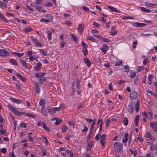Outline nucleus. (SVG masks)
Here are the masks:
<instances>
[{
    "instance_id": "39",
    "label": "nucleus",
    "mask_w": 157,
    "mask_h": 157,
    "mask_svg": "<svg viewBox=\"0 0 157 157\" xmlns=\"http://www.w3.org/2000/svg\"><path fill=\"white\" fill-rule=\"evenodd\" d=\"M82 52L84 54L85 56H86V55L88 53V50L86 48H84L82 49Z\"/></svg>"
},
{
    "instance_id": "30",
    "label": "nucleus",
    "mask_w": 157,
    "mask_h": 157,
    "mask_svg": "<svg viewBox=\"0 0 157 157\" xmlns=\"http://www.w3.org/2000/svg\"><path fill=\"white\" fill-rule=\"evenodd\" d=\"M45 74V73H37L36 74V77L37 78L39 77H42L44 76Z\"/></svg>"
},
{
    "instance_id": "32",
    "label": "nucleus",
    "mask_w": 157,
    "mask_h": 157,
    "mask_svg": "<svg viewBox=\"0 0 157 157\" xmlns=\"http://www.w3.org/2000/svg\"><path fill=\"white\" fill-rule=\"evenodd\" d=\"M93 145V143L92 142H90L89 143H88V146H87V147H90V148L89 149L88 148H86L87 150H90L91 148L92 145Z\"/></svg>"
},
{
    "instance_id": "15",
    "label": "nucleus",
    "mask_w": 157,
    "mask_h": 157,
    "mask_svg": "<svg viewBox=\"0 0 157 157\" xmlns=\"http://www.w3.org/2000/svg\"><path fill=\"white\" fill-rule=\"evenodd\" d=\"M35 8L37 9L39 11H40L42 12L45 13L46 11L45 10H42V7L39 6H36L35 7Z\"/></svg>"
},
{
    "instance_id": "55",
    "label": "nucleus",
    "mask_w": 157,
    "mask_h": 157,
    "mask_svg": "<svg viewBox=\"0 0 157 157\" xmlns=\"http://www.w3.org/2000/svg\"><path fill=\"white\" fill-rule=\"evenodd\" d=\"M122 64V61H119L117 62L115 64V65L116 66H120Z\"/></svg>"
},
{
    "instance_id": "24",
    "label": "nucleus",
    "mask_w": 157,
    "mask_h": 157,
    "mask_svg": "<svg viewBox=\"0 0 157 157\" xmlns=\"http://www.w3.org/2000/svg\"><path fill=\"white\" fill-rule=\"evenodd\" d=\"M42 124L43 128L48 132H49L50 131V129L47 126L46 124L45 123L43 122Z\"/></svg>"
},
{
    "instance_id": "27",
    "label": "nucleus",
    "mask_w": 157,
    "mask_h": 157,
    "mask_svg": "<svg viewBox=\"0 0 157 157\" xmlns=\"http://www.w3.org/2000/svg\"><path fill=\"white\" fill-rule=\"evenodd\" d=\"M140 9L141 10L144 11V12L149 13L151 12V11L150 10L148 9H147L145 8L144 7H141Z\"/></svg>"
},
{
    "instance_id": "41",
    "label": "nucleus",
    "mask_w": 157,
    "mask_h": 157,
    "mask_svg": "<svg viewBox=\"0 0 157 157\" xmlns=\"http://www.w3.org/2000/svg\"><path fill=\"white\" fill-rule=\"evenodd\" d=\"M40 105L41 106L44 105L45 102L44 100L43 99H41L40 101Z\"/></svg>"
},
{
    "instance_id": "59",
    "label": "nucleus",
    "mask_w": 157,
    "mask_h": 157,
    "mask_svg": "<svg viewBox=\"0 0 157 157\" xmlns=\"http://www.w3.org/2000/svg\"><path fill=\"white\" fill-rule=\"evenodd\" d=\"M42 1V0H36L35 2V3L37 4H41Z\"/></svg>"
},
{
    "instance_id": "47",
    "label": "nucleus",
    "mask_w": 157,
    "mask_h": 157,
    "mask_svg": "<svg viewBox=\"0 0 157 157\" xmlns=\"http://www.w3.org/2000/svg\"><path fill=\"white\" fill-rule=\"evenodd\" d=\"M65 24L66 25L68 26H71L72 25V23L69 21H67L65 22Z\"/></svg>"
},
{
    "instance_id": "4",
    "label": "nucleus",
    "mask_w": 157,
    "mask_h": 157,
    "mask_svg": "<svg viewBox=\"0 0 157 157\" xmlns=\"http://www.w3.org/2000/svg\"><path fill=\"white\" fill-rule=\"evenodd\" d=\"M9 53L5 50L1 49L0 50V55L3 57L8 56Z\"/></svg>"
},
{
    "instance_id": "1",
    "label": "nucleus",
    "mask_w": 157,
    "mask_h": 157,
    "mask_svg": "<svg viewBox=\"0 0 157 157\" xmlns=\"http://www.w3.org/2000/svg\"><path fill=\"white\" fill-rule=\"evenodd\" d=\"M114 146L115 152L121 153L123 151V146L121 143L115 142L114 144Z\"/></svg>"
},
{
    "instance_id": "14",
    "label": "nucleus",
    "mask_w": 157,
    "mask_h": 157,
    "mask_svg": "<svg viewBox=\"0 0 157 157\" xmlns=\"http://www.w3.org/2000/svg\"><path fill=\"white\" fill-rule=\"evenodd\" d=\"M84 62L88 67H89L91 66V63L87 58L84 59Z\"/></svg>"
},
{
    "instance_id": "23",
    "label": "nucleus",
    "mask_w": 157,
    "mask_h": 157,
    "mask_svg": "<svg viewBox=\"0 0 157 157\" xmlns=\"http://www.w3.org/2000/svg\"><path fill=\"white\" fill-rule=\"evenodd\" d=\"M42 113L44 115L47 116V112L44 107H42L41 109Z\"/></svg>"
},
{
    "instance_id": "56",
    "label": "nucleus",
    "mask_w": 157,
    "mask_h": 157,
    "mask_svg": "<svg viewBox=\"0 0 157 157\" xmlns=\"http://www.w3.org/2000/svg\"><path fill=\"white\" fill-rule=\"evenodd\" d=\"M39 51L40 52L42 53L44 55H47V53L45 52L44 50L40 49L39 50Z\"/></svg>"
},
{
    "instance_id": "37",
    "label": "nucleus",
    "mask_w": 157,
    "mask_h": 157,
    "mask_svg": "<svg viewBox=\"0 0 157 157\" xmlns=\"http://www.w3.org/2000/svg\"><path fill=\"white\" fill-rule=\"evenodd\" d=\"M123 123L125 125H128V119L127 117H124V120L123 121Z\"/></svg>"
},
{
    "instance_id": "49",
    "label": "nucleus",
    "mask_w": 157,
    "mask_h": 157,
    "mask_svg": "<svg viewBox=\"0 0 157 157\" xmlns=\"http://www.w3.org/2000/svg\"><path fill=\"white\" fill-rule=\"evenodd\" d=\"M67 129V127L66 125H63L62 128V131L63 132H64L66 131Z\"/></svg>"
},
{
    "instance_id": "22",
    "label": "nucleus",
    "mask_w": 157,
    "mask_h": 157,
    "mask_svg": "<svg viewBox=\"0 0 157 157\" xmlns=\"http://www.w3.org/2000/svg\"><path fill=\"white\" fill-rule=\"evenodd\" d=\"M33 29L31 27H28L23 29L24 31L26 33H27L32 31Z\"/></svg>"
},
{
    "instance_id": "60",
    "label": "nucleus",
    "mask_w": 157,
    "mask_h": 157,
    "mask_svg": "<svg viewBox=\"0 0 157 157\" xmlns=\"http://www.w3.org/2000/svg\"><path fill=\"white\" fill-rule=\"evenodd\" d=\"M83 10L87 11H90L89 9L86 6H82Z\"/></svg>"
},
{
    "instance_id": "26",
    "label": "nucleus",
    "mask_w": 157,
    "mask_h": 157,
    "mask_svg": "<svg viewBox=\"0 0 157 157\" xmlns=\"http://www.w3.org/2000/svg\"><path fill=\"white\" fill-rule=\"evenodd\" d=\"M47 33L48 34V39L50 40H52V33L50 30H47Z\"/></svg>"
},
{
    "instance_id": "12",
    "label": "nucleus",
    "mask_w": 157,
    "mask_h": 157,
    "mask_svg": "<svg viewBox=\"0 0 157 157\" xmlns=\"http://www.w3.org/2000/svg\"><path fill=\"white\" fill-rule=\"evenodd\" d=\"M130 151L133 156H136L137 154V151L135 148L131 149L130 150Z\"/></svg>"
},
{
    "instance_id": "50",
    "label": "nucleus",
    "mask_w": 157,
    "mask_h": 157,
    "mask_svg": "<svg viewBox=\"0 0 157 157\" xmlns=\"http://www.w3.org/2000/svg\"><path fill=\"white\" fill-rule=\"evenodd\" d=\"M8 107L11 110V111H12V112H13L14 109H15V108L13 107L12 105H8Z\"/></svg>"
},
{
    "instance_id": "18",
    "label": "nucleus",
    "mask_w": 157,
    "mask_h": 157,
    "mask_svg": "<svg viewBox=\"0 0 157 157\" xmlns=\"http://www.w3.org/2000/svg\"><path fill=\"white\" fill-rule=\"evenodd\" d=\"M145 5L147 6L151 7L157 5V4L152 3H151L147 2L145 3Z\"/></svg>"
},
{
    "instance_id": "46",
    "label": "nucleus",
    "mask_w": 157,
    "mask_h": 157,
    "mask_svg": "<svg viewBox=\"0 0 157 157\" xmlns=\"http://www.w3.org/2000/svg\"><path fill=\"white\" fill-rule=\"evenodd\" d=\"M80 81L78 79H77L76 81V86L78 88V89H79V84H80Z\"/></svg>"
},
{
    "instance_id": "43",
    "label": "nucleus",
    "mask_w": 157,
    "mask_h": 157,
    "mask_svg": "<svg viewBox=\"0 0 157 157\" xmlns=\"http://www.w3.org/2000/svg\"><path fill=\"white\" fill-rule=\"evenodd\" d=\"M106 137L107 136L105 134H103L101 136V140H105L106 138Z\"/></svg>"
},
{
    "instance_id": "58",
    "label": "nucleus",
    "mask_w": 157,
    "mask_h": 157,
    "mask_svg": "<svg viewBox=\"0 0 157 157\" xmlns=\"http://www.w3.org/2000/svg\"><path fill=\"white\" fill-rule=\"evenodd\" d=\"M1 151L3 153H5L7 151V149L5 148H3L1 149Z\"/></svg>"
},
{
    "instance_id": "3",
    "label": "nucleus",
    "mask_w": 157,
    "mask_h": 157,
    "mask_svg": "<svg viewBox=\"0 0 157 157\" xmlns=\"http://www.w3.org/2000/svg\"><path fill=\"white\" fill-rule=\"evenodd\" d=\"M49 16L50 17V19L46 20V19L41 18L40 21L43 22H50L53 19V17L51 14H47L46 15V17Z\"/></svg>"
},
{
    "instance_id": "9",
    "label": "nucleus",
    "mask_w": 157,
    "mask_h": 157,
    "mask_svg": "<svg viewBox=\"0 0 157 157\" xmlns=\"http://www.w3.org/2000/svg\"><path fill=\"white\" fill-rule=\"evenodd\" d=\"M42 65L40 63H38L37 66L35 67V69L38 71H40L41 69Z\"/></svg>"
},
{
    "instance_id": "64",
    "label": "nucleus",
    "mask_w": 157,
    "mask_h": 157,
    "mask_svg": "<svg viewBox=\"0 0 157 157\" xmlns=\"http://www.w3.org/2000/svg\"><path fill=\"white\" fill-rule=\"evenodd\" d=\"M9 157H16L13 151L10 153Z\"/></svg>"
},
{
    "instance_id": "53",
    "label": "nucleus",
    "mask_w": 157,
    "mask_h": 157,
    "mask_svg": "<svg viewBox=\"0 0 157 157\" xmlns=\"http://www.w3.org/2000/svg\"><path fill=\"white\" fill-rule=\"evenodd\" d=\"M82 46L83 48H86L88 46L83 41H82Z\"/></svg>"
},
{
    "instance_id": "57",
    "label": "nucleus",
    "mask_w": 157,
    "mask_h": 157,
    "mask_svg": "<svg viewBox=\"0 0 157 157\" xmlns=\"http://www.w3.org/2000/svg\"><path fill=\"white\" fill-rule=\"evenodd\" d=\"M142 115L143 117H144L145 118L146 117L147 118L148 115L145 111H144V112H143Z\"/></svg>"
},
{
    "instance_id": "40",
    "label": "nucleus",
    "mask_w": 157,
    "mask_h": 157,
    "mask_svg": "<svg viewBox=\"0 0 157 157\" xmlns=\"http://www.w3.org/2000/svg\"><path fill=\"white\" fill-rule=\"evenodd\" d=\"M101 39L103 41L106 43H109L110 41V40H109L107 38H104L103 37H101Z\"/></svg>"
},
{
    "instance_id": "8",
    "label": "nucleus",
    "mask_w": 157,
    "mask_h": 157,
    "mask_svg": "<svg viewBox=\"0 0 157 157\" xmlns=\"http://www.w3.org/2000/svg\"><path fill=\"white\" fill-rule=\"evenodd\" d=\"M108 7L109 9L110 10H111L112 11H113L114 12H115L116 13H121V12L120 11V10H117V9L114 8L113 7H112V6H108Z\"/></svg>"
},
{
    "instance_id": "48",
    "label": "nucleus",
    "mask_w": 157,
    "mask_h": 157,
    "mask_svg": "<svg viewBox=\"0 0 157 157\" xmlns=\"http://www.w3.org/2000/svg\"><path fill=\"white\" fill-rule=\"evenodd\" d=\"M100 143L102 147H104L105 146L106 142L105 141V140H101Z\"/></svg>"
},
{
    "instance_id": "54",
    "label": "nucleus",
    "mask_w": 157,
    "mask_h": 157,
    "mask_svg": "<svg viewBox=\"0 0 157 157\" xmlns=\"http://www.w3.org/2000/svg\"><path fill=\"white\" fill-rule=\"evenodd\" d=\"M110 121V120L109 119H108L105 122V126L108 127L109 125V123Z\"/></svg>"
},
{
    "instance_id": "44",
    "label": "nucleus",
    "mask_w": 157,
    "mask_h": 157,
    "mask_svg": "<svg viewBox=\"0 0 157 157\" xmlns=\"http://www.w3.org/2000/svg\"><path fill=\"white\" fill-rule=\"evenodd\" d=\"M136 76V73L135 72H131L130 74V76L132 78H133Z\"/></svg>"
},
{
    "instance_id": "21",
    "label": "nucleus",
    "mask_w": 157,
    "mask_h": 157,
    "mask_svg": "<svg viewBox=\"0 0 157 157\" xmlns=\"http://www.w3.org/2000/svg\"><path fill=\"white\" fill-rule=\"evenodd\" d=\"M9 61L10 62V63L14 65H17V61L13 59H9Z\"/></svg>"
},
{
    "instance_id": "20",
    "label": "nucleus",
    "mask_w": 157,
    "mask_h": 157,
    "mask_svg": "<svg viewBox=\"0 0 157 157\" xmlns=\"http://www.w3.org/2000/svg\"><path fill=\"white\" fill-rule=\"evenodd\" d=\"M10 100L14 102L15 103L17 104H19L21 103V101L19 99H16L13 98H10Z\"/></svg>"
},
{
    "instance_id": "29",
    "label": "nucleus",
    "mask_w": 157,
    "mask_h": 157,
    "mask_svg": "<svg viewBox=\"0 0 157 157\" xmlns=\"http://www.w3.org/2000/svg\"><path fill=\"white\" fill-rule=\"evenodd\" d=\"M0 18L4 21L8 22V21L6 19V18L4 16L0 13Z\"/></svg>"
},
{
    "instance_id": "6",
    "label": "nucleus",
    "mask_w": 157,
    "mask_h": 157,
    "mask_svg": "<svg viewBox=\"0 0 157 157\" xmlns=\"http://www.w3.org/2000/svg\"><path fill=\"white\" fill-rule=\"evenodd\" d=\"M14 75L17 76L23 82H26V79L24 78L23 76L20 75L19 73L16 72L14 74Z\"/></svg>"
},
{
    "instance_id": "2",
    "label": "nucleus",
    "mask_w": 157,
    "mask_h": 157,
    "mask_svg": "<svg viewBox=\"0 0 157 157\" xmlns=\"http://www.w3.org/2000/svg\"><path fill=\"white\" fill-rule=\"evenodd\" d=\"M84 28V25L83 23L79 24L78 25L77 28V30L78 32L81 34H82Z\"/></svg>"
},
{
    "instance_id": "31",
    "label": "nucleus",
    "mask_w": 157,
    "mask_h": 157,
    "mask_svg": "<svg viewBox=\"0 0 157 157\" xmlns=\"http://www.w3.org/2000/svg\"><path fill=\"white\" fill-rule=\"evenodd\" d=\"M93 133V131L91 130H90V133L88 135V136L87 137V141L89 140L92 137V134Z\"/></svg>"
},
{
    "instance_id": "42",
    "label": "nucleus",
    "mask_w": 157,
    "mask_h": 157,
    "mask_svg": "<svg viewBox=\"0 0 157 157\" xmlns=\"http://www.w3.org/2000/svg\"><path fill=\"white\" fill-rule=\"evenodd\" d=\"M151 134L149 132L147 131L146 132V134L145 137L146 138H148L151 136Z\"/></svg>"
},
{
    "instance_id": "10",
    "label": "nucleus",
    "mask_w": 157,
    "mask_h": 157,
    "mask_svg": "<svg viewBox=\"0 0 157 157\" xmlns=\"http://www.w3.org/2000/svg\"><path fill=\"white\" fill-rule=\"evenodd\" d=\"M103 48H101V51L104 53L105 54L106 53V52L108 49V47L107 45L103 44Z\"/></svg>"
},
{
    "instance_id": "34",
    "label": "nucleus",
    "mask_w": 157,
    "mask_h": 157,
    "mask_svg": "<svg viewBox=\"0 0 157 157\" xmlns=\"http://www.w3.org/2000/svg\"><path fill=\"white\" fill-rule=\"evenodd\" d=\"M125 139L122 140V142L124 143H126L128 141V133H126L124 135Z\"/></svg>"
},
{
    "instance_id": "45",
    "label": "nucleus",
    "mask_w": 157,
    "mask_h": 157,
    "mask_svg": "<svg viewBox=\"0 0 157 157\" xmlns=\"http://www.w3.org/2000/svg\"><path fill=\"white\" fill-rule=\"evenodd\" d=\"M53 5V4L52 2H47L45 4V6H47L51 7Z\"/></svg>"
},
{
    "instance_id": "28",
    "label": "nucleus",
    "mask_w": 157,
    "mask_h": 157,
    "mask_svg": "<svg viewBox=\"0 0 157 157\" xmlns=\"http://www.w3.org/2000/svg\"><path fill=\"white\" fill-rule=\"evenodd\" d=\"M41 151L42 152V155L43 156H46L47 155V153L46 152V150H45V149L42 147H41Z\"/></svg>"
},
{
    "instance_id": "52",
    "label": "nucleus",
    "mask_w": 157,
    "mask_h": 157,
    "mask_svg": "<svg viewBox=\"0 0 157 157\" xmlns=\"http://www.w3.org/2000/svg\"><path fill=\"white\" fill-rule=\"evenodd\" d=\"M13 112L16 115L18 116H19L20 112L16 109H14V111Z\"/></svg>"
},
{
    "instance_id": "36",
    "label": "nucleus",
    "mask_w": 157,
    "mask_h": 157,
    "mask_svg": "<svg viewBox=\"0 0 157 157\" xmlns=\"http://www.w3.org/2000/svg\"><path fill=\"white\" fill-rule=\"evenodd\" d=\"M96 121V119H95L94 120V121L92 122V123L91 125V126L90 130H92V131H93V129L94 127V125L95 124V123Z\"/></svg>"
},
{
    "instance_id": "35",
    "label": "nucleus",
    "mask_w": 157,
    "mask_h": 157,
    "mask_svg": "<svg viewBox=\"0 0 157 157\" xmlns=\"http://www.w3.org/2000/svg\"><path fill=\"white\" fill-rule=\"evenodd\" d=\"M150 125L152 127L153 130L156 128V126L155 123V122H151L150 123Z\"/></svg>"
},
{
    "instance_id": "17",
    "label": "nucleus",
    "mask_w": 157,
    "mask_h": 157,
    "mask_svg": "<svg viewBox=\"0 0 157 157\" xmlns=\"http://www.w3.org/2000/svg\"><path fill=\"white\" fill-rule=\"evenodd\" d=\"M21 63V64L24 67L27 69L28 68V67L25 61L23 60L20 59Z\"/></svg>"
},
{
    "instance_id": "16",
    "label": "nucleus",
    "mask_w": 157,
    "mask_h": 157,
    "mask_svg": "<svg viewBox=\"0 0 157 157\" xmlns=\"http://www.w3.org/2000/svg\"><path fill=\"white\" fill-rule=\"evenodd\" d=\"M48 111L51 114L54 113H56L55 110H54V108H50L49 107H48Z\"/></svg>"
},
{
    "instance_id": "33",
    "label": "nucleus",
    "mask_w": 157,
    "mask_h": 157,
    "mask_svg": "<svg viewBox=\"0 0 157 157\" xmlns=\"http://www.w3.org/2000/svg\"><path fill=\"white\" fill-rule=\"evenodd\" d=\"M86 39L87 40H90L92 42H94L95 41V39L93 37H91L90 36H86Z\"/></svg>"
},
{
    "instance_id": "5",
    "label": "nucleus",
    "mask_w": 157,
    "mask_h": 157,
    "mask_svg": "<svg viewBox=\"0 0 157 157\" xmlns=\"http://www.w3.org/2000/svg\"><path fill=\"white\" fill-rule=\"evenodd\" d=\"M137 94L135 91H132L130 94V98L131 100H134L136 98Z\"/></svg>"
},
{
    "instance_id": "51",
    "label": "nucleus",
    "mask_w": 157,
    "mask_h": 157,
    "mask_svg": "<svg viewBox=\"0 0 157 157\" xmlns=\"http://www.w3.org/2000/svg\"><path fill=\"white\" fill-rule=\"evenodd\" d=\"M46 80V79L45 78V77H43V76L41 77L39 79V80L40 82L41 83H42V81H45Z\"/></svg>"
},
{
    "instance_id": "11",
    "label": "nucleus",
    "mask_w": 157,
    "mask_h": 157,
    "mask_svg": "<svg viewBox=\"0 0 157 157\" xmlns=\"http://www.w3.org/2000/svg\"><path fill=\"white\" fill-rule=\"evenodd\" d=\"M54 119H56V121L55 123V124L56 125L59 124L63 121V120L62 119H58L57 118H54L53 119H52V120H53Z\"/></svg>"
},
{
    "instance_id": "25",
    "label": "nucleus",
    "mask_w": 157,
    "mask_h": 157,
    "mask_svg": "<svg viewBox=\"0 0 157 157\" xmlns=\"http://www.w3.org/2000/svg\"><path fill=\"white\" fill-rule=\"evenodd\" d=\"M139 120V116L137 115L136 116L135 119V125L137 126L138 125V123Z\"/></svg>"
},
{
    "instance_id": "61",
    "label": "nucleus",
    "mask_w": 157,
    "mask_h": 157,
    "mask_svg": "<svg viewBox=\"0 0 157 157\" xmlns=\"http://www.w3.org/2000/svg\"><path fill=\"white\" fill-rule=\"evenodd\" d=\"M16 86L17 88L19 90H21V87L19 83H16Z\"/></svg>"
},
{
    "instance_id": "38",
    "label": "nucleus",
    "mask_w": 157,
    "mask_h": 157,
    "mask_svg": "<svg viewBox=\"0 0 157 157\" xmlns=\"http://www.w3.org/2000/svg\"><path fill=\"white\" fill-rule=\"evenodd\" d=\"M12 54L16 55L19 57L22 56L24 55V53H19L16 52H13Z\"/></svg>"
},
{
    "instance_id": "63",
    "label": "nucleus",
    "mask_w": 157,
    "mask_h": 157,
    "mask_svg": "<svg viewBox=\"0 0 157 157\" xmlns=\"http://www.w3.org/2000/svg\"><path fill=\"white\" fill-rule=\"evenodd\" d=\"M26 8L28 10H29L30 11L33 12L34 11V10L30 6H26Z\"/></svg>"
},
{
    "instance_id": "7",
    "label": "nucleus",
    "mask_w": 157,
    "mask_h": 157,
    "mask_svg": "<svg viewBox=\"0 0 157 157\" xmlns=\"http://www.w3.org/2000/svg\"><path fill=\"white\" fill-rule=\"evenodd\" d=\"M146 25V24L142 23H140L138 22H136L135 23H133L132 24V25L136 27H141L142 26H144Z\"/></svg>"
},
{
    "instance_id": "19",
    "label": "nucleus",
    "mask_w": 157,
    "mask_h": 157,
    "mask_svg": "<svg viewBox=\"0 0 157 157\" xmlns=\"http://www.w3.org/2000/svg\"><path fill=\"white\" fill-rule=\"evenodd\" d=\"M140 104V101H139V100H137L136 104V105H135V106L136 107V111L137 112H138L139 111Z\"/></svg>"
},
{
    "instance_id": "62",
    "label": "nucleus",
    "mask_w": 157,
    "mask_h": 157,
    "mask_svg": "<svg viewBox=\"0 0 157 157\" xmlns=\"http://www.w3.org/2000/svg\"><path fill=\"white\" fill-rule=\"evenodd\" d=\"M117 30H115L114 32H110L109 33L111 34V35L113 36H114V35H116V34H117Z\"/></svg>"
},
{
    "instance_id": "13",
    "label": "nucleus",
    "mask_w": 157,
    "mask_h": 157,
    "mask_svg": "<svg viewBox=\"0 0 157 157\" xmlns=\"http://www.w3.org/2000/svg\"><path fill=\"white\" fill-rule=\"evenodd\" d=\"M70 37L73 40L76 42L77 43L78 41V37L76 36H74L72 34L70 35Z\"/></svg>"
}]
</instances>
